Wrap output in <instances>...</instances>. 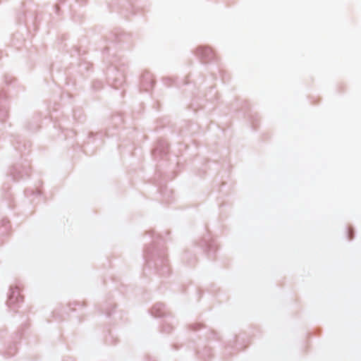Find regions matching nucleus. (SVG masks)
I'll use <instances>...</instances> for the list:
<instances>
[{
  "mask_svg": "<svg viewBox=\"0 0 361 361\" xmlns=\"http://www.w3.org/2000/svg\"><path fill=\"white\" fill-rule=\"evenodd\" d=\"M205 51H207V52H212L210 49H208V48L205 49Z\"/></svg>",
  "mask_w": 361,
  "mask_h": 361,
  "instance_id": "obj_2",
  "label": "nucleus"
},
{
  "mask_svg": "<svg viewBox=\"0 0 361 361\" xmlns=\"http://www.w3.org/2000/svg\"><path fill=\"white\" fill-rule=\"evenodd\" d=\"M352 233H353V230L352 228H349V235H350V239H351L353 238L352 236Z\"/></svg>",
  "mask_w": 361,
  "mask_h": 361,
  "instance_id": "obj_1",
  "label": "nucleus"
}]
</instances>
